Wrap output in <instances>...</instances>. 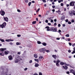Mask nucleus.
Masks as SVG:
<instances>
[{
	"label": "nucleus",
	"mask_w": 75,
	"mask_h": 75,
	"mask_svg": "<svg viewBox=\"0 0 75 75\" xmlns=\"http://www.w3.org/2000/svg\"><path fill=\"white\" fill-rule=\"evenodd\" d=\"M49 31H52V32H57V29L54 27H51L50 28Z\"/></svg>",
	"instance_id": "nucleus-1"
},
{
	"label": "nucleus",
	"mask_w": 75,
	"mask_h": 75,
	"mask_svg": "<svg viewBox=\"0 0 75 75\" xmlns=\"http://www.w3.org/2000/svg\"><path fill=\"white\" fill-rule=\"evenodd\" d=\"M69 14L71 17H72V16H73V15H74V16H75V11L74 10L72 11L71 13L69 12Z\"/></svg>",
	"instance_id": "nucleus-2"
},
{
	"label": "nucleus",
	"mask_w": 75,
	"mask_h": 75,
	"mask_svg": "<svg viewBox=\"0 0 75 75\" xmlns=\"http://www.w3.org/2000/svg\"><path fill=\"white\" fill-rule=\"evenodd\" d=\"M6 23L4 22L1 25H0V28H3L4 27H6Z\"/></svg>",
	"instance_id": "nucleus-3"
},
{
	"label": "nucleus",
	"mask_w": 75,
	"mask_h": 75,
	"mask_svg": "<svg viewBox=\"0 0 75 75\" xmlns=\"http://www.w3.org/2000/svg\"><path fill=\"white\" fill-rule=\"evenodd\" d=\"M45 51H46V49L45 48H41L39 50V51L40 52H45Z\"/></svg>",
	"instance_id": "nucleus-4"
},
{
	"label": "nucleus",
	"mask_w": 75,
	"mask_h": 75,
	"mask_svg": "<svg viewBox=\"0 0 75 75\" xmlns=\"http://www.w3.org/2000/svg\"><path fill=\"white\" fill-rule=\"evenodd\" d=\"M69 6H75V2H74V1H72L70 3Z\"/></svg>",
	"instance_id": "nucleus-5"
},
{
	"label": "nucleus",
	"mask_w": 75,
	"mask_h": 75,
	"mask_svg": "<svg viewBox=\"0 0 75 75\" xmlns=\"http://www.w3.org/2000/svg\"><path fill=\"white\" fill-rule=\"evenodd\" d=\"M0 14H1V16H4V15L5 14V12L4 11H1L0 12Z\"/></svg>",
	"instance_id": "nucleus-6"
},
{
	"label": "nucleus",
	"mask_w": 75,
	"mask_h": 75,
	"mask_svg": "<svg viewBox=\"0 0 75 75\" xmlns=\"http://www.w3.org/2000/svg\"><path fill=\"white\" fill-rule=\"evenodd\" d=\"M4 19L5 21H6V22H8V18L7 17H5L4 16Z\"/></svg>",
	"instance_id": "nucleus-7"
},
{
	"label": "nucleus",
	"mask_w": 75,
	"mask_h": 75,
	"mask_svg": "<svg viewBox=\"0 0 75 75\" xmlns=\"http://www.w3.org/2000/svg\"><path fill=\"white\" fill-rule=\"evenodd\" d=\"M60 60H58L57 61V63L56 64V66L57 67H59V62H60Z\"/></svg>",
	"instance_id": "nucleus-8"
},
{
	"label": "nucleus",
	"mask_w": 75,
	"mask_h": 75,
	"mask_svg": "<svg viewBox=\"0 0 75 75\" xmlns=\"http://www.w3.org/2000/svg\"><path fill=\"white\" fill-rule=\"evenodd\" d=\"M8 58L9 60H10V61H11V60H13V57L11 55L9 56L8 57Z\"/></svg>",
	"instance_id": "nucleus-9"
},
{
	"label": "nucleus",
	"mask_w": 75,
	"mask_h": 75,
	"mask_svg": "<svg viewBox=\"0 0 75 75\" xmlns=\"http://www.w3.org/2000/svg\"><path fill=\"white\" fill-rule=\"evenodd\" d=\"M70 73H72L74 75H75V71H74V70L73 69H71L70 71Z\"/></svg>",
	"instance_id": "nucleus-10"
},
{
	"label": "nucleus",
	"mask_w": 75,
	"mask_h": 75,
	"mask_svg": "<svg viewBox=\"0 0 75 75\" xmlns=\"http://www.w3.org/2000/svg\"><path fill=\"white\" fill-rule=\"evenodd\" d=\"M7 49L5 48H1L0 49V51H4L5 50H6Z\"/></svg>",
	"instance_id": "nucleus-11"
},
{
	"label": "nucleus",
	"mask_w": 75,
	"mask_h": 75,
	"mask_svg": "<svg viewBox=\"0 0 75 75\" xmlns=\"http://www.w3.org/2000/svg\"><path fill=\"white\" fill-rule=\"evenodd\" d=\"M52 57H53V58H54V59H57V55H53L52 56Z\"/></svg>",
	"instance_id": "nucleus-12"
},
{
	"label": "nucleus",
	"mask_w": 75,
	"mask_h": 75,
	"mask_svg": "<svg viewBox=\"0 0 75 75\" xmlns=\"http://www.w3.org/2000/svg\"><path fill=\"white\" fill-rule=\"evenodd\" d=\"M45 28H47V31H50V28L49 26H46L45 27Z\"/></svg>",
	"instance_id": "nucleus-13"
},
{
	"label": "nucleus",
	"mask_w": 75,
	"mask_h": 75,
	"mask_svg": "<svg viewBox=\"0 0 75 75\" xmlns=\"http://www.w3.org/2000/svg\"><path fill=\"white\" fill-rule=\"evenodd\" d=\"M61 20H64V19L65 18V16L63 15L61 17Z\"/></svg>",
	"instance_id": "nucleus-14"
},
{
	"label": "nucleus",
	"mask_w": 75,
	"mask_h": 75,
	"mask_svg": "<svg viewBox=\"0 0 75 75\" xmlns=\"http://www.w3.org/2000/svg\"><path fill=\"white\" fill-rule=\"evenodd\" d=\"M63 68H64L65 69H68V67H67V66H63Z\"/></svg>",
	"instance_id": "nucleus-15"
},
{
	"label": "nucleus",
	"mask_w": 75,
	"mask_h": 75,
	"mask_svg": "<svg viewBox=\"0 0 75 75\" xmlns=\"http://www.w3.org/2000/svg\"><path fill=\"white\" fill-rule=\"evenodd\" d=\"M42 44L44 45V46H46L47 45V43L45 42H43L42 43Z\"/></svg>",
	"instance_id": "nucleus-16"
},
{
	"label": "nucleus",
	"mask_w": 75,
	"mask_h": 75,
	"mask_svg": "<svg viewBox=\"0 0 75 75\" xmlns=\"http://www.w3.org/2000/svg\"><path fill=\"white\" fill-rule=\"evenodd\" d=\"M3 52H2V53H0V55H1V56H4V54Z\"/></svg>",
	"instance_id": "nucleus-17"
},
{
	"label": "nucleus",
	"mask_w": 75,
	"mask_h": 75,
	"mask_svg": "<svg viewBox=\"0 0 75 75\" xmlns=\"http://www.w3.org/2000/svg\"><path fill=\"white\" fill-rule=\"evenodd\" d=\"M34 57H35V58H37V57H38L37 54H34Z\"/></svg>",
	"instance_id": "nucleus-18"
},
{
	"label": "nucleus",
	"mask_w": 75,
	"mask_h": 75,
	"mask_svg": "<svg viewBox=\"0 0 75 75\" xmlns=\"http://www.w3.org/2000/svg\"><path fill=\"white\" fill-rule=\"evenodd\" d=\"M4 53L5 55H8V52H6V51L4 52Z\"/></svg>",
	"instance_id": "nucleus-19"
},
{
	"label": "nucleus",
	"mask_w": 75,
	"mask_h": 75,
	"mask_svg": "<svg viewBox=\"0 0 75 75\" xmlns=\"http://www.w3.org/2000/svg\"><path fill=\"white\" fill-rule=\"evenodd\" d=\"M20 44H21V43L20 42H17L16 43L17 45H20Z\"/></svg>",
	"instance_id": "nucleus-20"
},
{
	"label": "nucleus",
	"mask_w": 75,
	"mask_h": 75,
	"mask_svg": "<svg viewBox=\"0 0 75 75\" xmlns=\"http://www.w3.org/2000/svg\"><path fill=\"white\" fill-rule=\"evenodd\" d=\"M49 20H51V23H53V20L51 19V17L49 18Z\"/></svg>",
	"instance_id": "nucleus-21"
},
{
	"label": "nucleus",
	"mask_w": 75,
	"mask_h": 75,
	"mask_svg": "<svg viewBox=\"0 0 75 75\" xmlns=\"http://www.w3.org/2000/svg\"><path fill=\"white\" fill-rule=\"evenodd\" d=\"M39 66V64H36L35 65V67H38Z\"/></svg>",
	"instance_id": "nucleus-22"
},
{
	"label": "nucleus",
	"mask_w": 75,
	"mask_h": 75,
	"mask_svg": "<svg viewBox=\"0 0 75 75\" xmlns=\"http://www.w3.org/2000/svg\"><path fill=\"white\" fill-rule=\"evenodd\" d=\"M60 64L61 65H64V62H61L60 63Z\"/></svg>",
	"instance_id": "nucleus-23"
},
{
	"label": "nucleus",
	"mask_w": 75,
	"mask_h": 75,
	"mask_svg": "<svg viewBox=\"0 0 75 75\" xmlns=\"http://www.w3.org/2000/svg\"><path fill=\"white\" fill-rule=\"evenodd\" d=\"M18 58V60H19V61H20L21 60H22V57H19Z\"/></svg>",
	"instance_id": "nucleus-24"
},
{
	"label": "nucleus",
	"mask_w": 75,
	"mask_h": 75,
	"mask_svg": "<svg viewBox=\"0 0 75 75\" xmlns=\"http://www.w3.org/2000/svg\"><path fill=\"white\" fill-rule=\"evenodd\" d=\"M35 61H36V62H38H38H39V60H38V59H35Z\"/></svg>",
	"instance_id": "nucleus-25"
},
{
	"label": "nucleus",
	"mask_w": 75,
	"mask_h": 75,
	"mask_svg": "<svg viewBox=\"0 0 75 75\" xmlns=\"http://www.w3.org/2000/svg\"><path fill=\"white\" fill-rule=\"evenodd\" d=\"M57 32H58V33H59L60 35H61V33H61V30H58V32L57 31Z\"/></svg>",
	"instance_id": "nucleus-26"
},
{
	"label": "nucleus",
	"mask_w": 75,
	"mask_h": 75,
	"mask_svg": "<svg viewBox=\"0 0 75 75\" xmlns=\"http://www.w3.org/2000/svg\"><path fill=\"white\" fill-rule=\"evenodd\" d=\"M0 40L1 41V42H4V40L3 39H0Z\"/></svg>",
	"instance_id": "nucleus-27"
},
{
	"label": "nucleus",
	"mask_w": 75,
	"mask_h": 75,
	"mask_svg": "<svg viewBox=\"0 0 75 75\" xmlns=\"http://www.w3.org/2000/svg\"><path fill=\"white\" fill-rule=\"evenodd\" d=\"M36 21H33V22H32V24H35V23H36Z\"/></svg>",
	"instance_id": "nucleus-28"
},
{
	"label": "nucleus",
	"mask_w": 75,
	"mask_h": 75,
	"mask_svg": "<svg viewBox=\"0 0 75 75\" xmlns=\"http://www.w3.org/2000/svg\"><path fill=\"white\" fill-rule=\"evenodd\" d=\"M37 43L38 44H41V42L40 41H38Z\"/></svg>",
	"instance_id": "nucleus-29"
},
{
	"label": "nucleus",
	"mask_w": 75,
	"mask_h": 75,
	"mask_svg": "<svg viewBox=\"0 0 75 75\" xmlns=\"http://www.w3.org/2000/svg\"><path fill=\"white\" fill-rule=\"evenodd\" d=\"M31 2H30L28 4V5L29 6H31Z\"/></svg>",
	"instance_id": "nucleus-30"
},
{
	"label": "nucleus",
	"mask_w": 75,
	"mask_h": 75,
	"mask_svg": "<svg viewBox=\"0 0 75 75\" xmlns=\"http://www.w3.org/2000/svg\"><path fill=\"white\" fill-rule=\"evenodd\" d=\"M75 53V51L73 50L72 52H71V54H74Z\"/></svg>",
	"instance_id": "nucleus-31"
},
{
	"label": "nucleus",
	"mask_w": 75,
	"mask_h": 75,
	"mask_svg": "<svg viewBox=\"0 0 75 75\" xmlns=\"http://www.w3.org/2000/svg\"><path fill=\"white\" fill-rule=\"evenodd\" d=\"M6 42H10L9 39H6Z\"/></svg>",
	"instance_id": "nucleus-32"
},
{
	"label": "nucleus",
	"mask_w": 75,
	"mask_h": 75,
	"mask_svg": "<svg viewBox=\"0 0 75 75\" xmlns=\"http://www.w3.org/2000/svg\"><path fill=\"white\" fill-rule=\"evenodd\" d=\"M33 62V61L32 60H30L29 61V63L31 64V63H32Z\"/></svg>",
	"instance_id": "nucleus-33"
},
{
	"label": "nucleus",
	"mask_w": 75,
	"mask_h": 75,
	"mask_svg": "<svg viewBox=\"0 0 75 75\" xmlns=\"http://www.w3.org/2000/svg\"><path fill=\"white\" fill-rule=\"evenodd\" d=\"M45 22V23H48V20H46Z\"/></svg>",
	"instance_id": "nucleus-34"
},
{
	"label": "nucleus",
	"mask_w": 75,
	"mask_h": 75,
	"mask_svg": "<svg viewBox=\"0 0 75 75\" xmlns=\"http://www.w3.org/2000/svg\"><path fill=\"white\" fill-rule=\"evenodd\" d=\"M17 36L18 37H21V35H17Z\"/></svg>",
	"instance_id": "nucleus-35"
},
{
	"label": "nucleus",
	"mask_w": 75,
	"mask_h": 75,
	"mask_svg": "<svg viewBox=\"0 0 75 75\" xmlns=\"http://www.w3.org/2000/svg\"><path fill=\"white\" fill-rule=\"evenodd\" d=\"M66 37H69V34H68L66 35Z\"/></svg>",
	"instance_id": "nucleus-36"
},
{
	"label": "nucleus",
	"mask_w": 75,
	"mask_h": 75,
	"mask_svg": "<svg viewBox=\"0 0 75 75\" xmlns=\"http://www.w3.org/2000/svg\"><path fill=\"white\" fill-rule=\"evenodd\" d=\"M43 58V57L42 56H40L39 57V58H40V59H42Z\"/></svg>",
	"instance_id": "nucleus-37"
},
{
	"label": "nucleus",
	"mask_w": 75,
	"mask_h": 75,
	"mask_svg": "<svg viewBox=\"0 0 75 75\" xmlns=\"http://www.w3.org/2000/svg\"><path fill=\"white\" fill-rule=\"evenodd\" d=\"M42 1L43 3H46V1L45 0H42Z\"/></svg>",
	"instance_id": "nucleus-38"
},
{
	"label": "nucleus",
	"mask_w": 75,
	"mask_h": 75,
	"mask_svg": "<svg viewBox=\"0 0 75 75\" xmlns=\"http://www.w3.org/2000/svg\"><path fill=\"white\" fill-rule=\"evenodd\" d=\"M17 11L18 12H19V13H20V12H21V11H20V10L19 9H18Z\"/></svg>",
	"instance_id": "nucleus-39"
},
{
	"label": "nucleus",
	"mask_w": 75,
	"mask_h": 75,
	"mask_svg": "<svg viewBox=\"0 0 75 75\" xmlns=\"http://www.w3.org/2000/svg\"><path fill=\"white\" fill-rule=\"evenodd\" d=\"M68 24H71V22L70 21L68 22Z\"/></svg>",
	"instance_id": "nucleus-40"
},
{
	"label": "nucleus",
	"mask_w": 75,
	"mask_h": 75,
	"mask_svg": "<svg viewBox=\"0 0 75 75\" xmlns=\"http://www.w3.org/2000/svg\"><path fill=\"white\" fill-rule=\"evenodd\" d=\"M67 40L68 41H71V39L70 38H68L67 39Z\"/></svg>",
	"instance_id": "nucleus-41"
},
{
	"label": "nucleus",
	"mask_w": 75,
	"mask_h": 75,
	"mask_svg": "<svg viewBox=\"0 0 75 75\" xmlns=\"http://www.w3.org/2000/svg\"><path fill=\"white\" fill-rule=\"evenodd\" d=\"M69 45H70V46H71V45H72V43H71L69 42Z\"/></svg>",
	"instance_id": "nucleus-42"
},
{
	"label": "nucleus",
	"mask_w": 75,
	"mask_h": 75,
	"mask_svg": "<svg viewBox=\"0 0 75 75\" xmlns=\"http://www.w3.org/2000/svg\"><path fill=\"white\" fill-rule=\"evenodd\" d=\"M65 21L66 23H68V19H66L65 20Z\"/></svg>",
	"instance_id": "nucleus-43"
},
{
	"label": "nucleus",
	"mask_w": 75,
	"mask_h": 75,
	"mask_svg": "<svg viewBox=\"0 0 75 75\" xmlns=\"http://www.w3.org/2000/svg\"><path fill=\"white\" fill-rule=\"evenodd\" d=\"M61 6H64V4L62 3L61 4Z\"/></svg>",
	"instance_id": "nucleus-44"
},
{
	"label": "nucleus",
	"mask_w": 75,
	"mask_h": 75,
	"mask_svg": "<svg viewBox=\"0 0 75 75\" xmlns=\"http://www.w3.org/2000/svg\"><path fill=\"white\" fill-rule=\"evenodd\" d=\"M58 27H61V24H58Z\"/></svg>",
	"instance_id": "nucleus-45"
},
{
	"label": "nucleus",
	"mask_w": 75,
	"mask_h": 75,
	"mask_svg": "<svg viewBox=\"0 0 75 75\" xmlns=\"http://www.w3.org/2000/svg\"><path fill=\"white\" fill-rule=\"evenodd\" d=\"M66 74H69V71H68L66 72Z\"/></svg>",
	"instance_id": "nucleus-46"
},
{
	"label": "nucleus",
	"mask_w": 75,
	"mask_h": 75,
	"mask_svg": "<svg viewBox=\"0 0 75 75\" xmlns=\"http://www.w3.org/2000/svg\"><path fill=\"white\" fill-rule=\"evenodd\" d=\"M75 22V21H74V20H71V22H72V23H74V22Z\"/></svg>",
	"instance_id": "nucleus-47"
},
{
	"label": "nucleus",
	"mask_w": 75,
	"mask_h": 75,
	"mask_svg": "<svg viewBox=\"0 0 75 75\" xmlns=\"http://www.w3.org/2000/svg\"><path fill=\"white\" fill-rule=\"evenodd\" d=\"M25 3H28V0H25Z\"/></svg>",
	"instance_id": "nucleus-48"
},
{
	"label": "nucleus",
	"mask_w": 75,
	"mask_h": 75,
	"mask_svg": "<svg viewBox=\"0 0 75 75\" xmlns=\"http://www.w3.org/2000/svg\"><path fill=\"white\" fill-rule=\"evenodd\" d=\"M48 25H51V23H47Z\"/></svg>",
	"instance_id": "nucleus-49"
},
{
	"label": "nucleus",
	"mask_w": 75,
	"mask_h": 75,
	"mask_svg": "<svg viewBox=\"0 0 75 75\" xmlns=\"http://www.w3.org/2000/svg\"><path fill=\"white\" fill-rule=\"evenodd\" d=\"M46 52H50V51L49 50H46Z\"/></svg>",
	"instance_id": "nucleus-50"
},
{
	"label": "nucleus",
	"mask_w": 75,
	"mask_h": 75,
	"mask_svg": "<svg viewBox=\"0 0 75 75\" xmlns=\"http://www.w3.org/2000/svg\"><path fill=\"white\" fill-rule=\"evenodd\" d=\"M9 42L10 41H13L14 40H12V39H9Z\"/></svg>",
	"instance_id": "nucleus-51"
},
{
	"label": "nucleus",
	"mask_w": 75,
	"mask_h": 75,
	"mask_svg": "<svg viewBox=\"0 0 75 75\" xmlns=\"http://www.w3.org/2000/svg\"><path fill=\"white\" fill-rule=\"evenodd\" d=\"M9 44H10V45H13V43L12 42H11L9 43Z\"/></svg>",
	"instance_id": "nucleus-52"
},
{
	"label": "nucleus",
	"mask_w": 75,
	"mask_h": 75,
	"mask_svg": "<svg viewBox=\"0 0 75 75\" xmlns=\"http://www.w3.org/2000/svg\"><path fill=\"white\" fill-rule=\"evenodd\" d=\"M55 6L54 5H53L52 6V8H55Z\"/></svg>",
	"instance_id": "nucleus-53"
},
{
	"label": "nucleus",
	"mask_w": 75,
	"mask_h": 75,
	"mask_svg": "<svg viewBox=\"0 0 75 75\" xmlns=\"http://www.w3.org/2000/svg\"><path fill=\"white\" fill-rule=\"evenodd\" d=\"M54 25L55 26L57 25V23L56 22L54 24Z\"/></svg>",
	"instance_id": "nucleus-54"
},
{
	"label": "nucleus",
	"mask_w": 75,
	"mask_h": 75,
	"mask_svg": "<svg viewBox=\"0 0 75 75\" xmlns=\"http://www.w3.org/2000/svg\"><path fill=\"white\" fill-rule=\"evenodd\" d=\"M56 39L57 40H60V38H56Z\"/></svg>",
	"instance_id": "nucleus-55"
},
{
	"label": "nucleus",
	"mask_w": 75,
	"mask_h": 75,
	"mask_svg": "<svg viewBox=\"0 0 75 75\" xmlns=\"http://www.w3.org/2000/svg\"><path fill=\"white\" fill-rule=\"evenodd\" d=\"M65 24H63L62 25V26L64 27H65Z\"/></svg>",
	"instance_id": "nucleus-56"
},
{
	"label": "nucleus",
	"mask_w": 75,
	"mask_h": 75,
	"mask_svg": "<svg viewBox=\"0 0 75 75\" xmlns=\"http://www.w3.org/2000/svg\"><path fill=\"white\" fill-rule=\"evenodd\" d=\"M28 69L27 68H25L24 69V71H27V70Z\"/></svg>",
	"instance_id": "nucleus-57"
},
{
	"label": "nucleus",
	"mask_w": 75,
	"mask_h": 75,
	"mask_svg": "<svg viewBox=\"0 0 75 75\" xmlns=\"http://www.w3.org/2000/svg\"><path fill=\"white\" fill-rule=\"evenodd\" d=\"M32 3H35V1H32Z\"/></svg>",
	"instance_id": "nucleus-58"
},
{
	"label": "nucleus",
	"mask_w": 75,
	"mask_h": 75,
	"mask_svg": "<svg viewBox=\"0 0 75 75\" xmlns=\"http://www.w3.org/2000/svg\"><path fill=\"white\" fill-rule=\"evenodd\" d=\"M54 22H57V19H54Z\"/></svg>",
	"instance_id": "nucleus-59"
},
{
	"label": "nucleus",
	"mask_w": 75,
	"mask_h": 75,
	"mask_svg": "<svg viewBox=\"0 0 75 75\" xmlns=\"http://www.w3.org/2000/svg\"><path fill=\"white\" fill-rule=\"evenodd\" d=\"M52 4L53 5H54V4H55V3H54V2H52Z\"/></svg>",
	"instance_id": "nucleus-60"
},
{
	"label": "nucleus",
	"mask_w": 75,
	"mask_h": 75,
	"mask_svg": "<svg viewBox=\"0 0 75 75\" xmlns=\"http://www.w3.org/2000/svg\"><path fill=\"white\" fill-rule=\"evenodd\" d=\"M39 75H42V73H41V72H40L39 73Z\"/></svg>",
	"instance_id": "nucleus-61"
},
{
	"label": "nucleus",
	"mask_w": 75,
	"mask_h": 75,
	"mask_svg": "<svg viewBox=\"0 0 75 75\" xmlns=\"http://www.w3.org/2000/svg\"><path fill=\"white\" fill-rule=\"evenodd\" d=\"M66 10H67V9H66V8H64V11H66Z\"/></svg>",
	"instance_id": "nucleus-62"
},
{
	"label": "nucleus",
	"mask_w": 75,
	"mask_h": 75,
	"mask_svg": "<svg viewBox=\"0 0 75 75\" xmlns=\"http://www.w3.org/2000/svg\"><path fill=\"white\" fill-rule=\"evenodd\" d=\"M52 11H53V12H54V11H55V9H52Z\"/></svg>",
	"instance_id": "nucleus-63"
},
{
	"label": "nucleus",
	"mask_w": 75,
	"mask_h": 75,
	"mask_svg": "<svg viewBox=\"0 0 75 75\" xmlns=\"http://www.w3.org/2000/svg\"><path fill=\"white\" fill-rule=\"evenodd\" d=\"M69 52H71V50H69L68 51Z\"/></svg>",
	"instance_id": "nucleus-64"
}]
</instances>
